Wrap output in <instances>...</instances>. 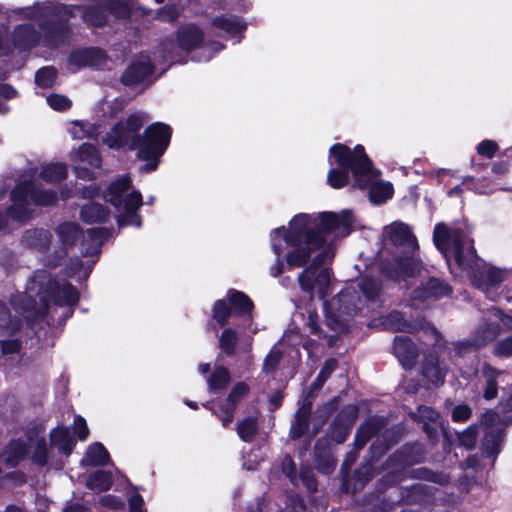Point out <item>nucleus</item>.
<instances>
[{
    "mask_svg": "<svg viewBox=\"0 0 512 512\" xmlns=\"http://www.w3.org/2000/svg\"><path fill=\"white\" fill-rule=\"evenodd\" d=\"M34 183L26 180L19 182L10 192V199L13 202L27 204L28 197L31 199Z\"/></svg>",
    "mask_w": 512,
    "mask_h": 512,
    "instance_id": "13d9d810",
    "label": "nucleus"
},
{
    "mask_svg": "<svg viewBox=\"0 0 512 512\" xmlns=\"http://www.w3.org/2000/svg\"><path fill=\"white\" fill-rule=\"evenodd\" d=\"M311 415L312 403L310 401H305L296 410L294 420L290 426L289 437L292 440H298L308 432Z\"/></svg>",
    "mask_w": 512,
    "mask_h": 512,
    "instance_id": "a878e982",
    "label": "nucleus"
},
{
    "mask_svg": "<svg viewBox=\"0 0 512 512\" xmlns=\"http://www.w3.org/2000/svg\"><path fill=\"white\" fill-rule=\"evenodd\" d=\"M107 12L118 19L127 20L132 15V8L125 0H109L105 3Z\"/></svg>",
    "mask_w": 512,
    "mask_h": 512,
    "instance_id": "5fc2aeb1",
    "label": "nucleus"
},
{
    "mask_svg": "<svg viewBox=\"0 0 512 512\" xmlns=\"http://www.w3.org/2000/svg\"><path fill=\"white\" fill-rule=\"evenodd\" d=\"M391 447L389 444H387L381 436H378L370 445L369 447V456L370 460L372 461H378L380 460L389 450Z\"/></svg>",
    "mask_w": 512,
    "mask_h": 512,
    "instance_id": "338daca9",
    "label": "nucleus"
},
{
    "mask_svg": "<svg viewBox=\"0 0 512 512\" xmlns=\"http://www.w3.org/2000/svg\"><path fill=\"white\" fill-rule=\"evenodd\" d=\"M421 373L425 379L436 387L445 382L446 372L440 366L439 356L436 353H428L424 356Z\"/></svg>",
    "mask_w": 512,
    "mask_h": 512,
    "instance_id": "bb28decb",
    "label": "nucleus"
},
{
    "mask_svg": "<svg viewBox=\"0 0 512 512\" xmlns=\"http://www.w3.org/2000/svg\"><path fill=\"white\" fill-rule=\"evenodd\" d=\"M110 215V210L103 204L90 201L84 204L80 209V219L86 224L106 223Z\"/></svg>",
    "mask_w": 512,
    "mask_h": 512,
    "instance_id": "c85d7f7f",
    "label": "nucleus"
},
{
    "mask_svg": "<svg viewBox=\"0 0 512 512\" xmlns=\"http://www.w3.org/2000/svg\"><path fill=\"white\" fill-rule=\"evenodd\" d=\"M105 57L106 53L102 48H78L70 52L68 56V63L78 68L92 67L99 65Z\"/></svg>",
    "mask_w": 512,
    "mask_h": 512,
    "instance_id": "4be33fe9",
    "label": "nucleus"
},
{
    "mask_svg": "<svg viewBox=\"0 0 512 512\" xmlns=\"http://www.w3.org/2000/svg\"><path fill=\"white\" fill-rule=\"evenodd\" d=\"M388 420L384 416H370L365 419L357 428L354 436V449L361 450L375 436H377L384 428H386Z\"/></svg>",
    "mask_w": 512,
    "mask_h": 512,
    "instance_id": "dca6fc26",
    "label": "nucleus"
},
{
    "mask_svg": "<svg viewBox=\"0 0 512 512\" xmlns=\"http://www.w3.org/2000/svg\"><path fill=\"white\" fill-rule=\"evenodd\" d=\"M39 176L41 179L49 183L62 182L68 177L67 166L64 163L58 162L47 164L41 169Z\"/></svg>",
    "mask_w": 512,
    "mask_h": 512,
    "instance_id": "37998d69",
    "label": "nucleus"
},
{
    "mask_svg": "<svg viewBox=\"0 0 512 512\" xmlns=\"http://www.w3.org/2000/svg\"><path fill=\"white\" fill-rule=\"evenodd\" d=\"M83 21L95 28H103L108 23L107 9L104 5L88 6L82 15Z\"/></svg>",
    "mask_w": 512,
    "mask_h": 512,
    "instance_id": "e433bc0d",
    "label": "nucleus"
},
{
    "mask_svg": "<svg viewBox=\"0 0 512 512\" xmlns=\"http://www.w3.org/2000/svg\"><path fill=\"white\" fill-rule=\"evenodd\" d=\"M143 205V197L140 191L133 190L121 199L119 211L139 212Z\"/></svg>",
    "mask_w": 512,
    "mask_h": 512,
    "instance_id": "bf43d9fd",
    "label": "nucleus"
},
{
    "mask_svg": "<svg viewBox=\"0 0 512 512\" xmlns=\"http://www.w3.org/2000/svg\"><path fill=\"white\" fill-rule=\"evenodd\" d=\"M4 463L9 468H16L24 461L28 454V445L21 439L11 440L6 447Z\"/></svg>",
    "mask_w": 512,
    "mask_h": 512,
    "instance_id": "473e14b6",
    "label": "nucleus"
},
{
    "mask_svg": "<svg viewBox=\"0 0 512 512\" xmlns=\"http://www.w3.org/2000/svg\"><path fill=\"white\" fill-rule=\"evenodd\" d=\"M85 461L93 467L106 466L110 461V454L101 442H94L87 448Z\"/></svg>",
    "mask_w": 512,
    "mask_h": 512,
    "instance_id": "c9c22d12",
    "label": "nucleus"
},
{
    "mask_svg": "<svg viewBox=\"0 0 512 512\" xmlns=\"http://www.w3.org/2000/svg\"><path fill=\"white\" fill-rule=\"evenodd\" d=\"M212 25L232 36L241 34L247 29V24L244 21H241L237 16H216L212 19Z\"/></svg>",
    "mask_w": 512,
    "mask_h": 512,
    "instance_id": "f704fd0d",
    "label": "nucleus"
},
{
    "mask_svg": "<svg viewBox=\"0 0 512 512\" xmlns=\"http://www.w3.org/2000/svg\"><path fill=\"white\" fill-rule=\"evenodd\" d=\"M233 315L226 299H217L212 306V319L219 327H225Z\"/></svg>",
    "mask_w": 512,
    "mask_h": 512,
    "instance_id": "09e8293b",
    "label": "nucleus"
},
{
    "mask_svg": "<svg viewBox=\"0 0 512 512\" xmlns=\"http://www.w3.org/2000/svg\"><path fill=\"white\" fill-rule=\"evenodd\" d=\"M236 410V408L224 401L218 404L214 415L221 421L224 428H229L234 421Z\"/></svg>",
    "mask_w": 512,
    "mask_h": 512,
    "instance_id": "e2e57ef3",
    "label": "nucleus"
},
{
    "mask_svg": "<svg viewBox=\"0 0 512 512\" xmlns=\"http://www.w3.org/2000/svg\"><path fill=\"white\" fill-rule=\"evenodd\" d=\"M50 458V451L47 441L44 437L36 441L34 451L32 454V462L38 467H45Z\"/></svg>",
    "mask_w": 512,
    "mask_h": 512,
    "instance_id": "4d7b16f0",
    "label": "nucleus"
},
{
    "mask_svg": "<svg viewBox=\"0 0 512 512\" xmlns=\"http://www.w3.org/2000/svg\"><path fill=\"white\" fill-rule=\"evenodd\" d=\"M329 158L337 167H332L327 174V183L333 189H342L350 183L353 176V189L366 190L373 177V162L365 148L357 144L353 149L343 143H335L329 149Z\"/></svg>",
    "mask_w": 512,
    "mask_h": 512,
    "instance_id": "f03ea898",
    "label": "nucleus"
},
{
    "mask_svg": "<svg viewBox=\"0 0 512 512\" xmlns=\"http://www.w3.org/2000/svg\"><path fill=\"white\" fill-rule=\"evenodd\" d=\"M239 343L238 332L233 328H224L218 339V347L226 356H234Z\"/></svg>",
    "mask_w": 512,
    "mask_h": 512,
    "instance_id": "c03bdc74",
    "label": "nucleus"
},
{
    "mask_svg": "<svg viewBox=\"0 0 512 512\" xmlns=\"http://www.w3.org/2000/svg\"><path fill=\"white\" fill-rule=\"evenodd\" d=\"M436 488L423 484L415 483L409 486L399 487V504L402 505H428L435 498Z\"/></svg>",
    "mask_w": 512,
    "mask_h": 512,
    "instance_id": "4468645a",
    "label": "nucleus"
},
{
    "mask_svg": "<svg viewBox=\"0 0 512 512\" xmlns=\"http://www.w3.org/2000/svg\"><path fill=\"white\" fill-rule=\"evenodd\" d=\"M6 215L13 220L24 223L30 219L31 213L27 208V204L13 202V204L6 208Z\"/></svg>",
    "mask_w": 512,
    "mask_h": 512,
    "instance_id": "0e129e2a",
    "label": "nucleus"
},
{
    "mask_svg": "<svg viewBox=\"0 0 512 512\" xmlns=\"http://www.w3.org/2000/svg\"><path fill=\"white\" fill-rule=\"evenodd\" d=\"M113 485V476L110 471L96 470L91 473L86 481V487L99 492L108 491Z\"/></svg>",
    "mask_w": 512,
    "mask_h": 512,
    "instance_id": "ea45409f",
    "label": "nucleus"
},
{
    "mask_svg": "<svg viewBox=\"0 0 512 512\" xmlns=\"http://www.w3.org/2000/svg\"><path fill=\"white\" fill-rule=\"evenodd\" d=\"M145 122L143 112H133L110 128L103 138V143L114 150L136 151Z\"/></svg>",
    "mask_w": 512,
    "mask_h": 512,
    "instance_id": "20e7f679",
    "label": "nucleus"
},
{
    "mask_svg": "<svg viewBox=\"0 0 512 512\" xmlns=\"http://www.w3.org/2000/svg\"><path fill=\"white\" fill-rule=\"evenodd\" d=\"M359 289L368 302L375 303L382 294V285L379 280L365 276L359 282Z\"/></svg>",
    "mask_w": 512,
    "mask_h": 512,
    "instance_id": "49530a36",
    "label": "nucleus"
},
{
    "mask_svg": "<svg viewBox=\"0 0 512 512\" xmlns=\"http://www.w3.org/2000/svg\"><path fill=\"white\" fill-rule=\"evenodd\" d=\"M369 188V199L374 204L385 203L388 199L392 198L394 189L389 182H375L374 176L372 177Z\"/></svg>",
    "mask_w": 512,
    "mask_h": 512,
    "instance_id": "a19ab883",
    "label": "nucleus"
},
{
    "mask_svg": "<svg viewBox=\"0 0 512 512\" xmlns=\"http://www.w3.org/2000/svg\"><path fill=\"white\" fill-rule=\"evenodd\" d=\"M226 301L233 315L238 317H251L255 308L253 300L246 293L234 288L227 290Z\"/></svg>",
    "mask_w": 512,
    "mask_h": 512,
    "instance_id": "b1692460",
    "label": "nucleus"
},
{
    "mask_svg": "<svg viewBox=\"0 0 512 512\" xmlns=\"http://www.w3.org/2000/svg\"><path fill=\"white\" fill-rule=\"evenodd\" d=\"M425 460V449L418 442L405 443L388 456L384 462L387 470L403 471L406 468L420 464Z\"/></svg>",
    "mask_w": 512,
    "mask_h": 512,
    "instance_id": "9d476101",
    "label": "nucleus"
},
{
    "mask_svg": "<svg viewBox=\"0 0 512 512\" xmlns=\"http://www.w3.org/2000/svg\"><path fill=\"white\" fill-rule=\"evenodd\" d=\"M53 236L49 230L33 228L26 230L21 238L23 246L35 249L41 253L49 250Z\"/></svg>",
    "mask_w": 512,
    "mask_h": 512,
    "instance_id": "393cba45",
    "label": "nucleus"
},
{
    "mask_svg": "<svg viewBox=\"0 0 512 512\" xmlns=\"http://www.w3.org/2000/svg\"><path fill=\"white\" fill-rule=\"evenodd\" d=\"M175 39L177 46L182 51L189 53L202 46L204 41V32L196 24H186L177 29Z\"/></svg>",
    "mask_w": 512,
    "mask_h": 512,
    "instance_id": "aec40b11",
    "label": "nucleus"
},
{
    "mask_svg": "<svg viewBox=\"0 0 512 512\" xmlns=\"http://www.w3.org/2000/svg\"><path fill=\"white\" fill-rule=\"evenodd\" d=\"M353 215L348 210L340 214L330 211L320 212L318 216L299 213L291 218L288 227L280 226L273 230L282 237L286 247L285 255L288 269L305 266L311 255L324 247L326 236L337 233L347 237L353 231Z\"/></svg>",
    "mask_w": 512,
    "mask_h": 512,
    "instance_id": "f257e3e1",
    "label": "nucleus"
},
{
    "mask_svg": "<svg viewBox=\"0 0 512 512\" xmlns=\"http://www.w3.org/2000/svg\"><path fill=\"white\" fill-rule=\"evenodd\" d=\"M155 66L149 61H134L130 63L120 76V82L126 87L142 83L154 73Z\"/></svg>",
    "mask_w": 512,
    "mask_h": 512,
    "instance_id": "412c9836",
    "label": "nucleus"
},
{
    "mask_svg": "<svg viewBox=\"0 0 512 512\" xmlns=\"http://www.w3.org/2000/svg\"><path fill=\"white\" fill-rule=\"evenodd\" d=\"M56 233L62 245L73 248L81 235L83 230L76 222L66 221L59 224L56 228Z\"/></svg>",
    "mask_w": 512,
    "mask_h": 512,
    "instance_id": "72a5a7b5",
    "label": "nucleus"
},
{
    "mask_svg": "<svg viewBox=\"0 0 512 512\" xmlns=\"http://www.w3.org/2000/svg\"><path fill=\"white\" fill-rule=\"evenodd\" d=\"M329 257L327 249L320 251L303 266L302 272L298 275V285L302 292L313 294L317 288L318 295L324 299L328 295L330 286L331 270L323 268L326 259Z\"/></svg>",
    "mask_w": 512,
    "mask_h": 512,
    "instance_id": "39448f33",
    "label": "nucleus"
},
{
    "mask_svg": "<svg viewBox=\"0 0 512 512\" xmlns=\"http://www.w3.org/2000/svg\"><path fill=\"white\" fill-rule=\"evenodd\" d=\"M313 461L315 469L323 475L334 472L337 460L333 453V445L327 436L319 437L313 447Z\"/></svg>",
    "mask_w": 512,
    "mask_h": 512,
    "instance_id": "ddd939ff",
    "label": "nucleus"
},
{
    "mask_svg": "<svg viewBox=\"0 0 512 512\" xmlns=\"http://www.w3.org/2000/svg\"><path fill=\"white\" fill-rule=\"evenodd\" d=\"M249 393V385L244 381H239L232 386L225 401L237 409L240 402L245 399Z\"/></svg>",
    "mask_w": 512,
    "mask_h": 512,
    "instance_id": "864d4df0",
    "label": "nucleus"
},
{
    "mask_svg": "<svg viewBox=\"0 0 512 512\" xmlns=\"http://www.w3.org/2000/svg\"><path fill=\"white\" fill-rule=\"evenodd\" d=\"M231 373L224 365H217L207 378L208 390L213 394L223 393L230 385Z\"/></svg>",
    "mask_w": 512,
    "mask_h": 512,
    "instance_id": "7c9ffc66",
    "label": "nucleus"
},
{
    "mask_svg": "<svg viewBox=\"0 0 512 512\" xmlns=\"http://www.w3.org/2000/svg\"><path fill=\"white\" fill-rule=\"evenodd\" d=\"M453 293V289L448 282L437 277H429L427 281L416 287L411 298L414 301L425 302L429 300H439L448 297Z\"/></svg>",
    "mask_w": 512,
    "mask_h": 512,
    "instance_id": "f8f14e48",
    "label": "nucleus"
},
{
    "mask_svg": "<svg viewBox=\"0 0 512 512\" xmlns=\"http://www.w3.org/2000/svg\"><path fill=\"white\" fill-rule=\"evenodd\" d=\"M31 201L36 206H52L58 201V194L53 189H44L40 185L34 184Z\"/></svg>",
    "mask_w": 512,
    "mask_h": 512,
    "instance_id": "de8ad7c7",
    "label": "nucleus"
},
{
    "mask_svg": "<svg viewBox=\"0 0 512 512\" xmlns=\"http://www.w3.org/2000/svg\"><path fill=\"white\" fill-rule=\"evenodd\" d=\"M76 154L79 161L86 162L93 168H100L102 165V158L98 149L89 142L82 143Z\"/></svg>",
    "mask_w": 512,
    "mask_h": 512,
    "instance_id": "a18cd8bd",
    "label": "nucleus"
},
{
    "mask_svg": "<svg viewBox=\"0 0 512 512\" xmlns=\"http://www.w3.org/2000/svg\"><path fill=\"white\" fill-rule=\"evenodd\" d=\"M422 268V262L415 256V252L404 251L403 255L395 256L392 262L383 264L381 272L387 279L400 282L417 277Z\"/></svg>",
    "mask_w": 512,
    "mask_h": 512,
    "instance_id": "1a4fd4ad",
    "label": "nucleus"
},
{
    "mask_svg": "<svg viewBox=\"0 0 512 512\" xmlns=\"http://www.w3.org/2000/svg\"><path fill=\"white\" fill-rule=\"evenodd\" d=\"M502 441V430H492L485 433L481 441L482 453L485 457L495 458L500 453V444Z\"/></svg>",
    "mask_w": 512,
    "mask_h": 512,
    "instance_id": "79ce46f5",
    "label": "nucleus"
},
{
    "mask_svg": "<svg viewBox=\"0 0 512 512\" xmlns=\"http://www.w3.org/2000/svg\"><path fill=\"white\" fill-rule=\"evenodd\" d=\"M479 434V428L477 424H471L465 430L458 435V441L460 445L465 447L467 450H472L476 446L477 438Z\"/></svg>",
    "mask_w": 512,
    "mask_h": 512,
    "instance_id": "680f3d73",
    "label": "nucleus"
},
{
    "mask_svg": "<svg viewBox=\"0 0 512 512\" xmlns=\"http://www.w3.org/2000/svg\"><path fill=\"white\" fill-rule=\"evenodd\" d=\"M132 187V180L129 176H122L112 181L103 191V198L110 203L116 210H120L121 199L128 194L127 191Z\"/></svg>",
    "mask_w": 512,
    "mask_h": 512,
    "instance_id": "cd10ccee",
    "label": "nucleus"
},
{
    "mask_svg": "<svg viewBox=\"0 0 512 512\" xmlns=\"http://www.w3.org/2000/svg\"><path fill=\"white\" fill-rule=\"evenodd\" d=\"M173 130L163 122H154L148 125L140 136L139 147L136 149V157L145 161L141 166V172L156 171L162 156L167 151Z\"/></svg>",
    "mask_w": 512,
    "mask_h": 512,
    "instance_id": "7ed1b4c3",
    "label": "nucleus"
},
{
    "mask_svg": "<svg viewBox=\"0 0 512 512\" xmlns=\"http://www.w3.org/2000/svg\"><path fill=\"white\" fill-rule=\"evenodd\" d=\"M382 431L379 436H381L391 448L400 443L406 434V428L402 423L392 425L386 429L384 428Z\"/></svg>",
    "mask_w": 512,
    "mask_h": 512,
    "instance_id": "6e6d98bb",
    "label": "nucleus"
},
{
    "mask_svg": "<svg viewBox=\"0 0 512 512\" xmlns=\"http://www.w3.org/2000/svg\"><path fill=\"white\" fill-rule=\"evenodd\" d=\"M40 39V32L30 23L16 25L11 34L13 47L22 52L33 50L38 46Z\"/></svg>",
    "mask_w": 512,
    "mask_h": 512,
    "instance_id": "f3484780",
    "label": "nucleus"
},
{
    "mask_svg": "<svg viewBox=\"0 0 512 512\" xmlns=\"http://www.w3.org/2000/svg\"><path fill=\"white\" fill-rule=\"evenodd\" d=\"M504 371L493 367L489 363H484L481 369V374L485 378V385L483 387V398L487 401L493 400L498 396V378Z\"/></svg>",
    "mask_w": 512,
    "mask_h": 512,
    "instance_id": "c756f323",
    "label": "nucleus"
},
{
    "mask_svg": "<svg viewBox=\"0 0 512 512\" xmlns=\"http://www.w3.org/2000/svg\"><path fill=\"white\" fill-rule=\"evenodd\" d=\"M278 237L282 239L281 236L275 235L272 232V250H273V253L277 257L276 262L273 265H271V267H270V275L273 277H279L283 273V271H284L283 261L284 260L286 261L285 255L287 254V252L284 254L283 246L280 243V241H278V239H277Z\"/></svg>",
    "mask_w": 512,
    "mask_h": 512,
    "instance_id": "8fccbe9b",
    "label": "nucleus"
},
{
    "mask_svg": "<svg viewBox=\"0 0 512 512\" xmlns=\"http://www.w3.org/2000/svg\"><path fill=\"white\" fill-rule=\"evenodd\" d=\"M411 478L420 479L443 485L447 483V476L442 472L433 471L427 467H420L412 470Z\"/></svg>",
    "mask_w": 512,
    "mask_h": 512,
    "instance_id": "603ef678",
    "label": "nucleus"
},
{
    "mask_svg": "<svg viewBox=\"0 0 512 512\" xmlns=\"http://www.w3.org/2000/svg\"><path fill=\"white\" fill-rule=\"evenodd\" d=\"M238 437L245 443L254 441L259 433V423L256 416H246L240 420L236 427Z\"/></svg>",
    "mask_w": 512,
    "mask_h": 512,
    "instance_id": "58836bf2",
    "label": "nucleus"
},
{
    "mask_svg": "<svg viewBox=\"0 0 512 512\" xmlns=\"http://www.w3.org/2000/svg\"><path fill=\"white\" fill-rule=\"evenodd\" d=\"M57 69L53 66H45L38 69L35 73V83L40 88L53 87L57 78Z\"/></svg>",
    "mask_w": 512,
    "mask_h": 512,
    "instance_id": "3c124183",
    "label": "nucleus"
},
{
    "mask_svg": "<svg viewBox=\"0 0 512 512\" xmlns=\"http://www.w3.org/2000/svg\"><path fill=\"white\" fill-rule=\"evenodd\" d=\"M48 105L55 111H66L72 106L71 100L61 94L52 93L47 97Z\"/></svg>",
    "mask_w": 512,
    "mask_h": 512,
    "instance_id": "774afa93",
    "label": "nucleus"
},
{
    "mask_svg": "<svg viewBox=\"0 0 512 512\" xmlns=\"http://www.w3.org/2000/svg\"><path fill=\"white\" fill-rule=\"evenodd\" d=\"M481 261L474 247V240H471V245L467 248V258L464 260V264L458 267L470 275L473 285L477 288L500 285L505 279V272L496 267L485 269L479 264Z\"/></svg>",
    "mask_w": 512,
    "mask_h": 512,
    "instance_id": "0eeeda50",
    "label": "nucleus"
},
{
    "mask_svg": "<svg viewBox=\"0 0 512 512\" xmlns=\"http://www.w3.org/2000/svg\"><path fill=\"white\" fill-rule=\"evenodd\" d=\"M393 352L405 370H410L417 364L419 350L410 337L397 335L394 338Z\"/></svg>",
    "mask_w": 512,
    "mask_h": 512,
    "instance_id": "a211bd4d",
    "label": "nucleus"
},
{
    "mask_svg": "<svg viewBox=\"0 0 512 512\" xmlns=\"http://www.w3.org/2000/svg\"><path fill=\"white\" fill-rule=\"evenodd\" d=\"M120 214L116 218V223L119 228L134 226L140 228L143 223L142 216L139 212L119 211Z\"/></svg>",
    "mask_w": 512,
    "mask_h": 512,
    "instance_id": "69168bd1",
    "label": "nucleus"
},
{
    "mask_svg": "<svg viewBox=\"0 0 512 512\" xmlns=\"http://www.w3.org/2000/svg\"><path fill=\"white\" fill-rule=\"evenodd\" d=\"M50 440L51 445L66 456L72 453L76 445V440L70 435L69 429L65 426L54 428L50 433Z\"/></svg>",
    "mask_w": 512,
    "mask_h": 512,
    "instance_id": "2f4dec72",
    "label": "nucleus"
},
{
    "mask_svg": "<svg viewBox=\"0 0 512 512\" xmlns=\"http://www.w3.org/2000/svg\"><path fill=\"white\" fill-rule=\"evenodd\" d=\"M472 238L461 228L450 229L446 224L437 223L433 231V242L436 248L447 258L449 247L454 250V260L457 266L463 265L467 258V248L471 245Z\"/></svg>",
    "mask_w": 512,
    "mask_h": 512,
    "instance_id": "423d86ee",
    "label": "nucleus"
},
{
    "mask_svg": "<svg viewBox=\"0 0 512 512\" xmlns=\"http://www.w3.org/2000/svg\"><path fill=\"white\" fill-rule=\"evenodd\" d=\"M387 236L391 244L404 248L407 252H416L419 244L409 226L403 222H394L388 227Z\"/></svg>",
    "mask_w": 512,
    "mask_h": 512,
    "instance_id": "6ab92c4d",
    "label": "nucleus"
},
{
    "mask_svg": "<svg viewBox=\"0 0 512 512\" xmlns=\"http://www.w3.org/2000/svg\"><path fill=\"white\" fill-rule=\"evenodd\" d=\"M47 45L51 48L64 44L72 33L68 18L48 19L39 24Z\"/></svg>",
    "mask_w": 512,
    "mask_h": 512,
    "instance_id": "2eb2a0df",
    "label": "nucleus"
},
{
    "mask_svg": "<svg viewBox=\"0 0 512 512\" xmlns=\"http://www.w3.org/2000/svg\"><path fill=\"white\" fill-rule=\"evenodd\" d=\"M382 324L393 332L412 331V324L405 318V313L398 310H392L384 316Z\"/></svg>",
    "mask_w": 512,
    "mask_h": 512,
    "instance_id": "4c0bfd02",
    "label": "nucleus"
},
{
    "mask_svg": "<svg viewBox=\"0 0 512 512\" xmlns=\"http://www.w3.org/2000/svg\"><path fill=\"white\" fill-rule=\"evenodd\" d=\"M338 367V360L334 357H330L325 360L322 368L320 369L316 379L313 382L314 388H321L324 383L330 378L332 373Z\"/></svg>",
    "mask_w": 512,
    "mask_h": 512,
    "instance_id": "052dcab7",
    "label": "nucleus"
},
{
    "mask_svg": "<svg viewBox=\"0 0 512 512\" xmlns=\"http://www.w3.org/2000/svg\"><path fill=\"white\" fill-rule=\"evenodd\" d=\"M39 295L45 308L49 307L50 301L59 307L76 306L80 299V293L75 286L67 280L59 282L55 278H49L48 281L41 286Z\"/></svg>",
    "mask_w": 512,
    "mask_h": 512,
    "instance_id": "6e6552de",
    "label": "nucleus"
},
{
    "mask_svg": "<svg viewBox=\"0 0 512 512\" xmlns=\"http://www.w3.org/2000/svg\"><path fill=\"white\" fill-rule=\"evenodd\" d=\"M110 236V231L105 227H93L86 231V236L81 242V253L83 256H94L100 253L104 241Z\"/></svg>",
    "mask_w": 512,
    "mask_h": 512,
    "instance_id": "5701e85b",
    "label": "nucleus"
},
{
    "mask_svg": "<svg viewBox=\"0 0 512 512\" xmlns=\"http://www.w3.org/2000/svg\"><path fill=\"white\" fill-rule=\"evenodd\" d=\"M358 413L359 409L355 404L343 406L331 421L324 436H327L331 443L343 444L351 433Z\"/></svg>",
    "mask_w": 512,
    "mask_h": 512,
    "instance_id": "9b49d317",
    "label": "nucleus"
}]
</instances>
